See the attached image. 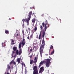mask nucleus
I'll use <instances>...</instances> for the list:
<instances>
[{
  "label": "nucleus",
  "instance_id": "nucleus-1",
  "mask_svg": "<svg viewBox=\"0 0 74 74\" xmlns=\"http://www.w3.org/2000/svg\"><path fill=\"white\" fill-rule=\"evenodd\" d=\"M42 44L43 45L40 46V48L39 51L40 55H42V52H43V49H44V46H45V41L44 39H43L42 41Z\"/></svg>",
  "mask_w": 74,
  "mask_h": 74
},
{
  "label": "nucleus",
  "instance_id": "nucleus-2",
  "mask_svg": "<svg viewBox=\"0 0 74 74\" xmlns=\"http://www.w3.org/2000/svg\"><path fill=\"white\" fill-rule=\"evenodd\" d=\"M22 45V42H21L19 44L18 48H19V51L17 50L16 51L15 53L17 55H20L22 54V48H21V45Z\"/></svg>",
  "mask_w": 74,
  "mask_h": 74
},
{
  "label": "nucleus",
  "instance_id": "nucleus-3",
  "mask_svg": "<svg viewBox=\"0 0 74 74\" xmlns=\"http://www.w3.org/2000/svg\"><path fill=\"white\" fill-rule=\"evenodd\" d=\"M33 69L34 70L33 72V74H38V70L37 69V66H35L33 67Z\"/></svg>",
  "mask_w": 74,
  "mask_h": 74
},
{
  "label": "nucleus",
  "instance_id": "nucleus-4",
  "mask_svg": "<svg viewBox=\"0 0 74 74\" xmlns=\"http://www.w3.org/2000/svg\"><path fill=\"white\" fill-rule=\"evenodd\" d=\"M51 59H47L46 60V66L47 67H49L50 66V61H51Z\"/></svg>",
  "mask_w": 74,
  "mask_h": 74
},
{
  "label": "nucleus",
  "instance_id": "nucleus-5",
  "mask_svg": "<svg viewBox=\"0 0 74 74\" xmlns=\"http://www.w3.org/2000/svg\"><path fill=\"white\" fill-rule=\"evenodd\" d=\"M32 11H30L29 13V14H28L29 17L28 18V20H27V22H28L29 21H30V18H31V16H32Z\"/></svg>",
  "mask_w": 74,
  "mask_h": 74
},
{
  "label": "nucleus",
  "instance_id": "nucleus-6",
  "mask_svg": "<svg viewBox=\"0 0 74 74\" xmlns=\"http://www.w3.org/2000/svg\"><path fill=\"white\" fill-rule=\"evenodd\" d=\"M22 45L23 46H24L25 44H26V41H25V39L24 38V37H23V39L22 40V42L21 43Z\"/></svg>",
  "mask_w": 74,
  "mask_h": 74
},
{
  "label": "nucleus",
  "instance_id": "nucleus-7",
  "mask_svg": "<svg viewBox=\"0 0 74 74\" xmlns=\"http://www.w3.org/2000/svg\"><path fill=\"white\" fill-rule=\"evenodd\" d=\"M33 34H31L30 36V38L29 37V36H28L27 37V39H28V40L29 39V41H30L31 40V39H32V38H33Z\"/></svg>",
  "mask_w": 74,
  "mask_h": 74
},
{
  "label": "nucleus",
  "instance_id": "nucleus-8",
  "mask_svg": "<svg viewBox=\"0 0 74 74\" xmlns=\"http://www.w3.org/2000/svg\"><path fill=\"white\" fill-rule=\"evenodd\" d=\"M14 64V65H16V62H14V60H13L10 63V65H11V64Z\"/></svg>",
  "mask_w": 74,
  "mask_h": 74
},
{
  "label": "nucleus",
  "instance_id": "nucleus-9",
  "mask_svg": "<svg viewBox=\"0 0 74 74\" xmlns=\"http://www.w3.org/2000/svg\"><path fill=\"white\" fill-rule=\"evenodd\" d=\"M44 68L43 67H41L40 69V71H39V73H42L44 71Z\"/></svg>",
  "mask_w": 74,
  "mask_h": 74
},
{
  "label": "nucleus",
  "instance_id": "nucleus-10",
  "mask_svg": "<svg viewBox=\"0 0 74 74\" xmlns=\"http://www.w3.org/2000/svg\"><path fill=\"white\" fill-rule=\"evenodd\" d=\"M34 60H35V61H34L33 62V63H34L35 64H36V63L37 62V57H35V58Z\"/></svg>",
  "mask_w": 74,
  "mask_h": 74
},
{
  "label": "nucleus",
  "instance_id": "nucleus-11",
  "mask_svg": "<svg viewBox=\"0 0 74 74\" xmlns=\"http://www.w3.org/2000/svg\"><path fill=\"white\" fill-rule=\"evenodd\" d=\"M13 49L14 51H16V50H18V49H17V47H15V46L13 47Z\"/></svg>",
  "mask_w": 74,
  "mask_h": 74
},
{
  "label": "nucleus",
  "instance_id": "nucleus-12",
  "mask_svg": "<svg viewBox=\"0 0 74 74\" xmlns=\"http://www.w3.org/2000/svg\"><path fill=\"white\" fill-rule=\"evenodd\" d=\"M53 53H54V49H53V51L51 53H49V55H53Z\"/></svg>",
  "mask_w": 74,
  "mask_h": 74
},
{
  "label": "nucleus",
  "instance_id": "nucleus-13",
  "mask_svg": "<svg viewBox=\"0 0 74 74\" xmlns=\"http://www.w3.org/2000/svg\"><path fill=\"white\" fill-rule=\"evenodd\" d=\"M5 32L6 34H9V31L7 30H5Z\"/></svg>",
  "mask_w": 74,
  "mask_h": 74
},
{
  "label": "nucleus",
  "instance_id": "nucleus-14",
  "mask_svg": "<svg viewBox=\"0 0 74 74\" xmlns=\"http://www.w3.org/2000/svg\"><path fill=\"white\" fill-rule=\"evenodd\" d=\"M20 61H21V59L18 58L17 59V62H18V64L20 63Z\"/></svg>",
  "mask_w": 74,
  "mask_h": 74
},
{
  "label": "nucleus",
  "instance_id": "nucleus-15",
  "mask_svg": "<svg viewBox=\"0 0 74 74\" xmlns=\"http://www.w3.org/2000/svg\"><path fill=\"white\" fill-rule=\"evenodd\" d=\"M53 49V50L54 49H53V46L52 45H51V47H50V49L49 50V51H51V49Z\"/></svg>",
  "mask_w": 74,
  "mask_h": 74
},
{
  "label": "nucleus",
  "instance_id": "nucleus-16",
  "mask_svg": "<svg viewBox=\"0 0 74 74\" xmlns=\"http://www.w3.org/2000/svg\"><path fill=\"white\" fill-rule=\"evenodd\" d=\"M41 32L40 33V34H39V37H38V39L40 40L41 39Z\"/></svg>",
  "mask_w": 74,
  "mask_h": 74
},
{
  "label": "nucleus",
  "instance_id": "nucleus-17",
  "mask_svg": "<svg viewBox=\"0 0 74 74\" xmlns=\"http://www.w3.org/2000/svg\"><path fill=\"white\" fill-rule=\"evenodd\" d=\"M33 60H32L30 61V64L32 65H33Z\"/></svg>",
  "mask_w": 74,
  "mask_h": 74
},
{
  "label": "nucleus",
  "instance_id": "nucleus-18",
  "mask_svg": "<svg viewBox=\"0 0 74 74\" xmlns=\"http://www.w3.org/2000/svg\"><path fill=\"white\" fill-rule=\"evenodd\" d=\"M7 69L8 70H10V66L9 65H8L7 66Z\"/></svg>",
  "mask_w": 74,
  "mask_h": 74
},
{
  "label": "nucleus",
  "instance_id": "nucleus-19",
  "mask_svg": "<svg viewBox=\"0 0 74 74\" xmlns=\"http://www.w3.org/2000/svg\"><path fill=\"white\" fill-rule=\"evenodd\" d=\"M35 21H36V20L35 19V18H33L32 20V22H33V23H34Z\"/></svg>",
  "mask_w": 74,
  "mask_h": 74
},
{
  "label": "nucleus",
  "instance_id": "nucleus-20",
  "mask_svg": "<svg viewBox=\"0 0 74 74\" xmlns=\"http://www.w3.org/2000/svg\"><path fill=\"white\" fill-rule=\"evenodd\" d=\"M47 25H45V31L44 32H45L46 31V30H47Z\"/></svg>",
  "mask_w": 74,
  "mask_h": 74
},
{
  "label": "nucleus",
  "instance_id": "nucleus-21",
  "mask_svg": "<svg viewBox=\"0 0 74 74\" xmlns=\"http://www.w3.org/2000/svg\"><path fill=\"white\" fill-rule=\"evenodd\" d=\"M44 36H45V31L44 32L42 33V37H44Z\"/></svg>",
  "mask_w": 74,
  "mask_h": 74
},
{
  "label": "nucleus",
  "instance_id": "nucleus-22",
  "mask_svg": "<svg viewBox=\"0 0 74 74\" xmlns=\"http://www.w3.org/2000/svg\"><path fill=\"white\" fill-rule=\"evenodd\" d=\"M45 25H48V21H47V20H46L45 22Z\"/></svg>",
  "mask_w": 74,
  "mask_h": 74
},
{
  "label": "nucleus",
  "instance_id": "nucleus-23",
  "mask_svg": "<svg viewBox=\"0 0 74 74\" xmlns=\"http://www.w3.org/2000/svg\"><path fill=\"white\" fill-rule=\"evenodd\" d=\"M27 20H28V19H27L26 20V22H27V25H29V21H28V22L27 21Z\"/></svg>",
  "mask_w": 74,
  "mask_h": 74
},
{
  "label": "nucleus",
  "instance_id": "nucleus-24",
  "mask_svg": "<svg viewBox=\"0 0 74 74\" xmlns=\"http://www.w3.org/2000/svg\"><path fill=\"white\" fill-rule=\"evenodd\" d=\"M22 66H23V65L24 67H25V63H23V62L22 63Z\"/></svg>",
  "mask_w": 74,
  "mask_h": 74
},
{
  "label": "nucleus",
  "instance_id": "nucleus-25",
  "mask_svg": "<svg viewBox=\"0 0 74 74\" xmlns=\"http://www.w3.org/2000/svg\"><path fill=\"white\" fill-rule=\"evenodd\" d=\"M2 45L3 47H5V43H2Z\"/></svg>",
  "mask_w": 74,
  "mask_h": 74
},
{
  "label": "nucleus",
  "instance_id": "nucleus-26",
  "mask_svg": "<svg viewBox=\"0 0 74 74\" xmlns=\"http://www.w3.org/2000/svg\"><path fill=\"white\" fill-rule=\"evenodd\" d=\"M34 30L35 32H36L37 31V27H35L34 29Z\"/></svg>",
  "mask_w": 74,
  "mask_h": 74
},
{
  "label": "nucleus",
  "instance_id": "nucleus-27",
  "mask_svg": "<svg viewBox=\"0 0 74 74\" xmlns=\"http://www.w3.org/2000/svg\"><path fill=\"white\" fill-rule=\"evenodd\" d=\"M40 28L41 30H42V25H40Z\"/></svg>",
  "mask_w": 74,
  "mask_h": 74
},
{
  "label": "nucleus",
  "instance_id": "nucleus-28",
  "mask_svg": "<svg viewBox=\"0 0 74 74\" xmlns=\"http://www.w3.org/2000/svg\"><path fill=\"white\" fill-rule=\"evenodd\" d=\"M42 25L43 27H44V26H45V23H42Z\"/></svg>",
  "mask_w": 74,
  "mask_h": 74
},
{
  "label": "nucleus",
  "instance_id": "nucleus-29",
  "mask_svg": "<svg viewBox=\"0 0 74 74\" xmlns=\"http://www.w3.org/2000/svg\"><path fill=\"white\" fill-rule=\"evenodd\" d=\"M43 62L42 61H41L40 63V64H43Z\"/></svg>",
  "mask_w": 74,
  "mask_h": 74
},
{
  "label": "nucleus",
  "instance_id": "nucleus-30",
  "mask_svg": "<svg viewBox=\"0 0 74 74\" xmlns=\"http://www.w3.org/2000/svg\"><path fill=\"white\" fill-rule=\"evenodd\" d=\"M25 20L24 19H23L22 20V21L23 22V23H24V22H25Z\"/></svg>",
  "mask_w": 74,
  "mask_h": 74
},
{
  "label": "nucleus",
  "instance_id": "nucleus-31",
  "mask_svg": "<svg viewBox=\"0 0 74 74\" xmlns=\"http://www.w3.org/2000/svg\"><path fill=\"white\" fill-rule=\"evenodd\" d=\"M28 30H29V32H30V31L31 30V29H30L29 27L28 28Z\"/></svg>",
  "mask_w": 74,
  "mask_h": 74
},
{
  "label": "nucleus",
  "instance_id": "nucleus-32",
  "mask_svg": "<svg viewBox=\"0 0 74 74\" xmlns=\"http://www.w3.org/2000/svg\"><path fill=\"white\" fill-rule=\"evenodd\" d=\"M12 41L11 42H14V40L13 39H12Z\"/></svg>",
  "mask_w": 74,
  "mask_h": 74
},
{
  "label": "nucleus",
  "instance_id": "nucleus-33",
  "mask_svg": "<svg viewBox=\"0 0 74 74\" xmlns=\"http://www.w3.org/2000/svg\"><path fill=\"white\" fill-rule=\"evenodd\" d=\"M32 51H33V49H31L30 50V52H32Z\"/></svg>",
  "mask_w": 74,
  "mask_h": 74
},
{
  "label": "nucleus",
  "instance_id": "nucleus-34",
  "mask_svg": "<svg viewBox=\"0 0 74 74\" xmlns=\"http://www.w3.org/2000/svg\"><path fill=\"white\" fill-rule=\"evenodd\" d=\"M22 32L23 34H24V30H23L22 31Z\"/></svg>",
  "mask_w": 74,
  "mask_h": 74
},
{
  "label": "nucleus",
  "instance_id": "nucleus-35",
  "mask_svg": "<svg viewBox=\"0 0 74 74\" xmlns=\"http://www.w3.org/2000/svg\"><path fill=\"white\" fill-rule=\"evenodd\" d=\"M23 28H24V23H23V25H22Z\"/></svg>",
  "mask_w": 74,
  "mask_h": 74
},
{
  "label": "nucleus",
  "instance_id": "nucleus-36",
  "mask_svg": "<svg viewBox=\"0 0 74 74\" xmlns=\"http://www.w3.org/2000/svg\"><path fill=\"white\" fill-rule=\"evenodd\" d=\"M42 16H44V14H42Z\"/></svg>",
  "mask_w": 74,
  "mask_h": 74
},
{
  "label": "nucleus",
  "instance_id": "nucleus-37",
  "mask_svg": "<svg viewBox=\"0 0 74 74\" xmlns=\"http://www.w3.org/2000/svg\"><path fill=\"white\" fill-rule=\"evenodd\" d=\"M29 57H30V58H32V55L30 56H29Z\"/></svg>",
  "mask_w": 74,
  "mask_h": 74
},
{
  "label": "nucleus",
  "instance_id": "nucleus-38",
  "mask_svg": "<svg viewBox=\"0 0 74 74\" xmlns=\"http://www.w3.org/2000/svg\"><path fill=\"white\" fill-rule=\"evenodd\" d=\"M41 64H39V67L40 68V67H41Z\"/></svg>",
  "mask_w": 74,
  "mask_h": 74
},
{
  "label": "nucleus",
  "instance_id": "nucleus-39",
  "mask_svg": "<svg viewBox=\"0 0 74 74\" xmlns=\"http://www.w3.org/2000/svg\"><path fill=\"white\" fill-rule=\"evenodd\" d=\"M37 24H36L35 25V27H37Z\"/></svg>",
  "mask_w": 74,
  "mask_h": 74
},
{
  "label": "nucleus",
  "instance_id": "nucleus-40",
  "mask_svg": "<svg viewBox=\"0 0 74 74\" xmlns=\"http://www.w3.org/2000/svg\"><path fill=\"white\" fill-rule=\"evenodd\" d=\"M14 44H15V43H12L11 45H14Z\"/></svg>",
  "mask_w": 74,
  "mask_h": 74
},
{
  "label": "nucleus",
  "instance_id": "nucleus-41",
  "mask_svg": "<svg viewBox=\"0 0 74 74\" xmlns=\"http://www.w3.org/2000/svg\"><path fill=\"white\" fill-rule=\"evenodd\" d=\"M13 53H14H14H15V51H13L12 52Z\"/></svg>",
  "mask_w": 74,
  "mask_h": 74
},
{
  "label": "nucleus",
  "instance_id": "nucleus-42",
  "mask_svg": "<svg viewBox=\"0 0 74 74\" xmlns=\"http://www.w3.org/2000/svg\"><path fill=\"white\" fill-rule=\"evenodd\" d=\"M18 36V34H17L16 35V37Z\"/></svg>",
  "mask_w": 74,
  "mask_h": 74
},
{
  "label": "nucleus",
  "instance_id": "nucleus-43",
  "mask_svg": "<svg viewBox=\"0 0 74 74\" xmlns=\"http://www.w3.org/2000/svg\"><path fill=\"white\" fill-rule=\"evenodd\" d=\"M36 48V46H34V48Z\"/></svg>",
  "mask_w": 74,
  "mask_h": 74
},
{
  "label": "nucleus",
  "instance_id": "nucleus-44",
  "mask_svg": "<svg viewBox=\"0 0 74 74\" xmlns=\"http://www.w3.org/2000/svg\"><path fill=\"white\" fill-rule=\"evenodd\" d=\"M32 8H33V7H30V9H32Z\"/></svg>",
  "mask_w": 74,
  "mask_h": 74
},
{
  "label": "nucleus",
  "instance_id": "nucleus-45",
  "mask_svg": "<svg viewBox=\"0 0 74 74\" xmlns=\"http://www.w3.org/2000/svg\"><path fill=\"white\" fill-rule=\"evenodd\" d=\"M33 15L34 14H35L34 13H33Z\"/></svg>",
  "mask_w": 74,
  "mask_h": 74
},
{
  "label": "nucleus",
  "instance_id": "nucleus-46",
  "mask_svg": "<svg viewBox=\"0 0 74 74\" xmlns=\"http://www.w3.org/2000/svg\"><path fill=\"white\" fill-rule=\"evenodd\" d=\"M48 25V27H49V25Z\"/></svg>",
  "mask_w": 74,
  "mask_h": 74
},
{
  "label": "nucleus",
  "instance_id": "nucleus-47",
  "mask_svg": "<svg viewBox=\"0 0 74 74\" xmlns=\"http://www.w3.org/2000/svg\"><path fill=\"white\" fill-rule=\"evenodd\" d=\"M7 74H10V73H7Z\"/></svg>",
  "mask_w": 74,
  "mask_h": 74
},
{
  "label": "nucleus",
  "instance_id": "nucleus-48",
  "mask_svg": "<svg viewBox=\"0 0 74 74\" xmlns=\"http://www.w3.org/2000/svg\"><path fill=\"white\" fill-rule=\"evenodd\" d=\"M46 55H47V56H48V54H46Z\"/></svg>",
  "mask_w": 74,
  "mask_h": 74
},
{
  "label": "nucleus",
  "instance_id": "nucleus-49",
  "mask_svg": "<svg viewBox=\"0 0 74 74\" xmlns=\"http://www.w3.org/2000/svg\"><path fill=\"white\" fill-rule=\"evenodd\" d=\"M25 74H26V72H25Z\"/></svg>",
  "mask_w": 74,
  "mask_h": 74
},
{
  "label": "nucleus",
  "instance_id": "nucleus-50",
  "mask_svg": "<svg viewBox=\"0 0 74 74\" xmlns=\"http://www.w3.org/2000/svg\"><path fill=\"white\" fill-rule=\"evenodd\" d=\"M49 57L50 59H51V57Z\"/></svg>",
  "mask_w": 74,
  "mask_h": 74
},
{
  "label": "nucleus",
  "instance_id": "nucleus-51",
  "mask_svg": "<svg viewBox=\"0 0 74 74\" xmlns=\"http://www.w3.org/2000/svg\"><path fill=\"white\" fill-rule=\"evenodd\" d=\"M60 21H61V20H60Z\"/></svg>",
  "mask_w": 74,
  "mask_h": 74
},
{
  "label": "nucleus",
  "instance_id": "nucleus-52",
  "mask_svg": "<svg viewBox=\"0 0 74 74\" xmlns=\"http://www.w3.org/2000/svg\"><path fill=\"white\" fill-rule=\"evenodd\" d=\"M15 74H16V73Z\"/></svg>",
  "mask_w": 74,
  "mask_h": 74
}]
</instances>
